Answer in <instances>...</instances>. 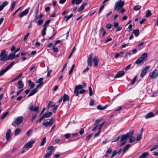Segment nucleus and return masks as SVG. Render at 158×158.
Segmentation results:
<instances>
[{
  "label": "nucleus",
  "mask_w": 158,
  "mask_h": 158,
  "mask_svg": "<svg viewBox=\"0 0 158 158\" xmlns=\"http://www.w3.org/2000/svg\"><path fill=\"white\" fill-rule=\"evenodd\" d=\"M124 2L121 0H118L115 3L114 6V10L118 11L123 7L124 4Z\"/></svg>",
  "instance_id": "obj_1"
},
{
  "label": "nucleus",
  "mask_w": 158,
  "mask_h": 158,
  "mask_svg": "<svg viewBox=\"0 0 158 158\" xmlns=\"http://www.w3.org/2000/svg\"><path fill=\"white\" fill-rule=\"evenodd\" d=\"M134 132V131L131 130L129 132L127 133L126 134L122 135L121 137L120 141L127 140V138L131 136Z\"/></svg>",
  "instance_id": "obj_2"
},
{
  "label": "nucleus",
  "mask_w": 158,
  "mask_h": 158,
  "mask_svg": "<svg viewBox=\"0 0 158 158\" xmlns=\"http://www.w3.org/2000/svg\"><path fill=\"white\" fill-rule=\"evenodd\" d=\"M6 51L5 50H3L0 54V60L1 61H6L7 60V55L6 54Z\"/></svg>",
  "instance_id": "obj_3"
},
{
  "label": "nucleus",
  "mask_w": 158,
  "mask_h": 158,
  "mask_svg": "<svg viewBox=\"0 0 158 158\" xmlns=\"http://www.w3.org/2000/svg\"><path fill=\"white\" fill-rule=\"evenodd\" d=\"M15 64L14 61L11 62L5 69L1 70L0 72V76L3 75L6 71L11 68Z\"/></svg>",
  "instance_id": "obj_4"
},
{
  "label": "nucleus",
  "mask_w": 158,
  "mask_h": 158,
  "mask_svg": "<svg viewBox=\"0 0 158 158\" xmlns=\"http://www.w3.org/2000/svg\"><path fill=\"white\" fill-rule=\"evenodd\" d=\"M158 76V70H154L151 73H150L149 76L152 78H155Z\"/></svg>",
  "instance_id": "obj_5"
},
{
  "label": "nucleus",
  "mask_w": 158,
  "mask_h": 158,
  "mask_svg": "<svg viewBox=\"0 0 158 158\" xmlns=\"http://www.w3.org/2000/svg\"><path fill=\"white\" fill-rule=\"evenodd\" d=\"M83 85H76L74 89V93L76 94V96H78L79 94L78 90L81 89L83 88Z\"/></svg>",
  "instance_id": "obj_6"
},
{
  "label": "nucleus",
  "mask_w": 158,
  "mask_h": 158,
  "mask_svg": "<svg viewBox=\"0 0 158 158\" xmlns=\"http://www.w3.org/2000/svg\"><path fill=\"white\" fill-rule=\"evenodd\" d=\"M150 66H148L143 69L140 74V76L141 77H143L144 76L148 70L150 69Z\"/></svg>",
  "instance_id": "obj_7"
},
{
  "label": "nucleus",
  "mask_w": 158,
  "mask_h": 158,
  "mask_svg": "<svg viewBox=\"0 0 158 158\" xmlns=\"http://www.w3.org/2000/svg\"><path fill=\"white\" fill-rule=\"evenodd\" d=\"M92 57L93 54L91 53L89 55L87 60L88 65L90 67H91L92 65Z\"/></svg>",
  "instance_id": "obj_8"
},
{
  "label": "nucleus",
  "mask_w": 158,
  "mask_h": 158,
  "mask_svg": "<svg viewBox=\"0 0 158 158\" xmlns=\"http://www.w3.org/2000/svg\"><path fill=\"white\" fill-rule=\"evenodd\" d=\"M54 122V119L51 118L49 121H47L43 123V125L45 127H47L49 126L52 125Z\"/></svg>",
  "instance_id": "obj_9"
},
{
  "label": "nucleus",
  "mask_w": 158,
  "mask_h": 158,
  "mask_svg": "<svg viewBox=\"0 0 158 158\" xmlns=\"http://www.w3.org/2000/svg\"><path fill=\"white\" fill-rule=\"evenodd\" d=\"M35 141L32 140L27 143L24 146L23 148H30L32 146L33 144L34 143Z\"/></svg>",
  "instance_id": "obj_10"
},
{
  "label": "nucleus",
  "mask_w": 158,
  "mask_h": 158,
  "mask_svg": "<svg viewBox=\"0 0 158 158\" xmlns=\"http://www.w3.org/2000/svg\"><path fill=\"white\" fill-rule=\"evenodd\" d=\"M23 118L22 116L18 117L15 120L14 123L16 125L20 124L23 121Z\"/></svg>",
  "instance_id": "obj_11"
},
{
  "label": "nucleus",
  "mask_w": 158,
  "mask_h": 158,
  "mask_svg": "<svg viewBox=\"0 0 158 158\" xmlns=\"http://www.w3.org/2000/svg\"><path fill=\"white\" fill-rule=\"evenodd\" d=\"M30 10L29 8H27L22 12H21L19 15V16L20 18H22L23 16L27 14Z\"/></svg>",
  "instance_id": "obj_12"
},
{
  "label": "nucleus",
  "mask_w": 158,
  "mask_h": 158,
  "mask_svg": "<svg viewBox=\"0 0 158 158\" xmlns=\"http://www.w3.org/2000/svg\"><path fill=\"white\" fill-rule=\"evenodd\" d=\"M125 73L123 71L118 72L115 77V78H118L123 76L124 74Z\"/></svg>",
  "instance_id": "obj_13"
},
{
  "label": "nucleus",
  "mask_w": 158,
  "mask_h": 158,
  "mask_svg": "<svg viewBox=\"0 0 158 158\" xmlns=\"http://www.w3.org/2000/svg\"><path fill=\"white\" fill-rule=\"evenodd\" d=\"M143 60L140 57L138 58L135 62V63L138 65H142L143 64Z\"/></svg>",
  "instance_id": "obj_14"
},
{
  "label": "nucleus",
  "mask_w": 158,
  "mask_h": 158,
  "mask_svg": "<svg viewBox=\"0 0 158 158\" xmlns=\"http://www.w3.org/2000/svg\"><path fill=\"white\" fill-rule=\"evenodd\" d=\"M93 61L95 66L96 67L98 65V57L96 56H94L93 59Z\"/></svg>",
  "instance_id": "obj_15"
},
{
  "label": "nucleus",
  "mask_w": 158,
  "mask_h": 158,
  "mask_svg": "<svg viewBox=\"0 0 158 158\" xmlns=\"http://www.w3.org/2000/svg\"><path fill=\"white\" fill-rule=\"evenodd\" d=\"M11 133V130L10 129H8L6 134V137L7 140H8L9 139Z\"/></svg>",
  "instance_id": "obj_16"
},
{
  "label": "nucleus",
  "mask_w": 158,
  "mask_h": 158,
  "mask_svg": "<svg viewBox=\"0 0 158 158\" xmlns=\"http://www.w3.org/2000/svg\"><path fill=\"white\" fill-rule=\"evenodd\" d=\"M154 116V114L152 112H150L147 114L145 116V118L146 119H148L149 118H151L153 117Z\"/></svg>",
  "instance_id": "obj_17"
},
{
  "label": "nucleus",
  "mask_w": 158,
  "mask_h": 158,
  "mask_svg": "<svg viewBox=\"0 0 158 158\" xmlns=\"http://www.w3.org/2000/svg\"><path fill=\"white\" fill-rule=\"evenodd\" d=\"M38 91V90L37 89H34L33 90H32L31 92L29 94V95H28V97H30L34 94H35V93L37 92Z\"/></svg>",
  "instance_id": "obj_18"
},
{
  "label": "nucleus",
  "mask_w": 158,
  "mask_h": 158,
  "mask_svg": "<svg viewBox=\"0 0 158 158\" xmlns=\"http://www.w3.org/2000/svg\"><path fill=\"white\" fill-rule=\"evenodd\" d=\"M149 155V153L146 152L143 153L139 156L140 158H145Z\"/></svg>",
  "instance_id": "obj_19"
},
{
  "label": "nucleus",
  "mask_w": 158,
  "mask_h": 158,
  "mask_svg": "<svg viewBox=\"0 0 158 158\" xmlns=\"http://www.w3.org/2000/svg\"><path fill=\"white\" fill-rule=\"evenodd\" d=\"M69 97L67 94H64L63 96V102H64L66 101H69Z\"/></svg>",
  "instance_id": "obj_20"
},
{
  "label": "nucleus",
  "mask_w": 158,
  "mask_h": 158,
  "mask_svg": "<svg viewBox=\"0 0 158 158\" xmlns=\"http://www.w3.org/2000/svg\"><path fill=\"white\" fill-rule=\"evenodd\" d=\"M15 54L13 53L12 54H10L7 57V60H12L15 58Z\"/></svg>",
  "instance_id": "obj_21"
},
{
  "label": "nucleus",
  "mask_w": 158,
  "mask_h": 158,
  "mask_svg": "<svg viewBox=\"0 0 158 158\" xmlns=\"http://www.w3.org/2000/svg\"><path fill=\"white\" fill-rule=\"evenodd\" d=\"M52 114L51 112H49L48 113H45L43 115L44 118H47L50 117Z\"/></svg>",
  "instance_id": "obj_22"
},
{
  "label": "nucleus",
  "mask_w": 158,
  "mask_h": 158,
  "mask_svg": "<svg viewBox=\"0 0 158 158\" xmlns=\"http://www.w3.org/2000/svg\"><path fill=\"white\" fill-rule=\"evenodd\" d=\"M87 4V3H86L83 4L81 5L80 8L78 9V11L79 12H80L83 10L84 9L85 6Z\"/></svg>",
  "instance_id": "obj_23"
},
{
  "label": "nucleus",
  "mask_w": 158,
  "mask_h": 158,
  "mask_svg": "<svg viewBox=\"0 0 158 158\" xmlns=\"http://www.w3.org/2000/svg\"><path fill=\"white\" fill-rule=\"evenodd\" d=\"M132 33L137 37L139 36V32L138 29H135L133 30Z\"/></svg>",
  "instance_id": "obj_24"
},
{
  "label": "nucleus",
  "mask_w": 158,
  "mask_h": 158,
  "mask_svg": "<svg viewBox=\"0 0 158 158\" xmlns=\"http://www.w3.org/2000/svg\"><path fill=\"white\" fill-rule=\"evenodd\" d=\"M82 1V0H72V4L73 5L75 3L76 5H78Z\"/></svg>",
  "instance_id": "obj_25"
},
{
  "label": "nucleus",
  "mask_w": 158,
  "mask_h": 158,
  "mask_svg": "<svg viewBox=\"0 0 158 158\" xmlns=\"http://www.w3.org/2000/svg\"><path fill=\"white\" fill-rule=\"evenodd\" d=\"M147 54L146 52H144L140 58L143 61L147 58Z\"/></svg>",
  "instance_id": "obj_26"
},
{
  "label": "nucleus",
  "mask_w": 158,
  "mask_h": 158,
  "mask_svg": "<svg viewBox=\"0 0 158 158\" xmlns=\"http://www.w3.org/2000/svg\"><path fill=\"white\" fill-rule=\"evenodd\" d=\"M19 85L18 88L19 89H22L24 86V84L21 81H19L18 82Z\"/></svg>",
  "instance_id": "obj_27"
},
{
  "label": "nucleus",
  "mask_w": 158,
  "mask_h": 158,
  "mask_svg": "<svg viewBox=\"0 0 158 158\" xmlns=\"http://www.w3.org/2000/svg\"><path fill=\"white\" fill-rule=\"evenodd\" d=\"M73 14H71L69 15L65 16L64 17V18L66 19L65 21L66 22H67L68 20L70 19L73 16Z\"/></svg>",
  "instance_id": "obj_28"
},
{
  "label": "nucleus",
  "mask_w": 158,
  "mask_h": 158,
  "mask_svg": "<svg viewBox=\"0 0 158 158\" xmlns=\"http://www.w3.org/2000/svg\"><path fill=\"white\" fill-rule=\"evenodd\" d=\"M130 147V145L128 144L127 145L123 148V153L125 152L127 150H128Z\"/></svg>",
  "instance_id": "obj_29"
},
{
  "label": "nucleus",
  "mask_w": 158,
  "mask_h": 158,
  "mask_svg": "<svg viewBox=\"0 0 158 158\" xmlns=\"http://www.w3.org/2000/svg\"><path fill=\"white\" fill-rule=\"evenodd\" d=\"M152 13L150 10H148L146 11V14L145 16L147 17H149L151 16Z\"/></svg>",
  "instance_id": "obj_30"
},
{
  "label": "nucleus",
  "mask_w": 158,
  "mask_h": 158,
  "mask_svg": "<svg viewBox=\"0 0 158 158\" xmlns=\"http://www.w3.org/2000/svg\"><path fill=\"white\" fill-rule=\"evenodd\" d=\"M43 29L42 32V35L44 37L46 35V31L47 30V27H43Z\"/></svg>",
  "instance_id": "obj_31"
},
{
  "label": "nucleus",
  "mask_w": 158,
  "mask_h": 158,
  "mask_svg": "<svg viewBox=\"0 0 158 158\" xmlns=\"http://www.w3.org/2000/svg\"><path fill=\"white\" fill-rule=\"evenodd\" d=\"M21 131V129L20 128H17L15 129V135L16 136L18 135Z\"/></svg>",
  "instance_id": "obj_32"
},
{
  "label": "nucleus",
  "mask_w": 158,
  "mask_h": 158,
  "mask_svg": "<svg viewBox=\"0 0 158 158\" xmlns=\"http://www.w3.org/2000/svg\"><path fill=\"white\" fill-rule=\"evenodd\" d=\"M142 135V133H139L137 135V137L136 139V140L137 141H138L140 140L141 139Z\"/></svg>",
  "instance_id": "obj_33"
},
{
  "label": "nucleus",
  "mask_w": 158,
  "mask_h": 158,
  "mask_svg": "<svg viewBox=\"0 0 158 158\" xmlns=\"http://www.w3.org/2000/svg\"><path fill=\"white\" fill-rule=\"evenodd\" d=\"M9 112L7 111L5 112L4 114L0 118L1 119H3L8 114Z\"/></svg>",
  "instance_id": "obj_34"
},
{
  "label": "nucleus",
  "mask_w": 158,
  "mask_h": 158,
  "mask_svg": "<svg viewBox=\"0 0 158 158\" xmlns=\"http://www.w3.org/2000/svg\"><path fill=\"white\" fill-rule=\"evenodd\" d=\"M43 78H40L39 79H37L36 81V82L38 83H41L42 82L43 84L44 83V82L43 81Z\"/></svg>",
  "instance_id": "obj_35"
},
{
  "label": "nucleus",
  "mask_w": 158,
  "mask_h": 158,
  "mask_svg": "<svg viewBox=\"0 0 158 158\" xmlns=\"http://www.w3.org/2000/svg\"><path fill=\"white\" fill-rule=\"evenodd\" d=\"M52 151L48 152L46 154L45 157V158H48L52 154Z\"/></svg>",
  "instance_id": "obj_36"
},
{
  "label": "nucleus",
  "mask_w": 158,
  "mask_h": 158,
  "mask_svg": "<svg viewBox=\"0 0 158 158\" xmlns=\"http://www.w3.org/2000/svg\"><path fill=\"white\" fill-rule=\"evenodd\" d=\"M106 106H102L101 105H99L97 106V108L99 110H103L106 109Z\"/></svg>",
  "instance_id": "obj_37"
},
{
  "label": "nucleus",
  "mask_w": 158,
  "mask_h": 158,
  "mask_svg": "<svg viewBox=\"0 0 158 158\" xmlns=\"http://www.w3.org/2000/svg\"><path fill=\"white\" fill-rule=\"evenodd\" d=\"M22 75H23L22 73H20V74H19V75H18L14 79L12 80L11 81L13 82V81H15L18 79L20 78V77H22Z\"/></svg>",
  "instance_id": "obj_38"
},
{
  "label": "nucleus",
  "mask_w": 158,
  "mask_h": 158,
  "mask_svg": "<svg viewBox=\"0 0 158 158\" xmlns=\"http://www.w3.org/2000/svg\"><path fill=\"white\" fill-rule=\"evenodd\" d=\"M137 79V76H135L132 80L131 83L130 84V85L131 84H133L135 82Z\"/></svg>",
  "instance_id": "obj_39"
},
{
  "label": "nucleus",
  "mask_w": 158,
  "mask_h": 158,
  "mask_svg": "<svg viewBox=\"0 0 158 158\" xmlns=\"http://www.w3.org/2000/svg\"><path fill=\"white\" fill-rule=\"evenodd\" d=\"M46 137H44L40 145L42 146L44 145L46 142Z\"/></svg>",
  "instance_id": "obj_40"
},
{
  "label": "nucleus",
  "mask_w": 158,
  "mask_h": 158,
  "mask_svg": "<svg viewBox=\"0 0 158 158\" xmlns=\"http://www.w3.org/2000/svg\"><path fill=\"white\" fill-rule=\"evenodd\" d=\"M54 103L52 101H50L48 105V108H51L53 106H54Z\"/></svg>",
  "instance_id": "obj_41"
},
{
  "label": "nucleus",
  "mask_w": 158,
  "mask_h": 158,
  "mask_svg": "<svg viewBox=\"0 0 158 158\" xmlns=\"http://www.w3.org/2000/svg\"><path fill=\"white\" fill-rule=\"evenodd\" d=\"M141 8V6L140 5H136L134 6V9L135 11L138 10H139Z\"/></svg>",
  "instance_id": "obj_42"
},
{
  "label": "nucleus",
  "mask_w": 158,
  "mask_h": 158,
  "mask_svg": "<svg viewBox=\"0 0 158 158\" xmlns=\"http://www.w3.org/2000/svg\"><path fill=\"white\" fill-rule=\"evenodd\" d=\"M47 149L49 151H52V152L53 151L54 148L52 146H49L48 148Z\"/></svg>",
  "instance_id": "obj_43"
},
{
  "label": "nucleus",
  "mask_w": 158,
  "mask_h": 158,
  "mask_svg": "<svg viewBox=\"0 0 158 158\" xmlns=\"http://www.w3.org/2000/svg\"><path fill=\"white\" fill-rule=\"evenodd\" d=\"M105 6V5H102L100 6V7L99 8V11H98V15H99L100 14V13L101 12L102 10L103 9Z\"/></svg>",
  "instance_id": "obj_44"
},
{
  "label": "nucleus",
  "mask_w": 158,
  "mask_h": 158,
  "mask_svg": "<svg viewBox=\"0 0 158 158\" xmlns=\"http://www.w3.org/2000/svg\"><path fill=\"white\" fill-rule=\"evenodd\" d=\"M75 47H74L72 51L71 52L69 56L68 57L69 59H70L71 57L73 54L75 52Z\"/></svg>",
  "instance_id": "obj_45"
},
{
  "label": "nucleus",
  "mask_w": 158,
  "mask_h": 158,
  "mask_svg": "<svg viewBox=\"0 0 158 158\" xmlns=\"http://www.w3.org/2000/svg\"><path fill=\"white\" fill-rule=\"evenodd\" d=\"M130 137L131 138L130 139L129 142L130 143H131L134 141L135 139V138L134 136H132Z\"/></svg>",
  "instance_id": "obj_46"
},
{
  "label": "nucleus",
  "mask_w": 158,
  "mask_h": 158,
  "mask_svg": "<svg viewBox=\"0 0 158 158\" xmlns=\"http://www.w3.org/2000/svg\"><path fill=\"white\" fill-rule=\"evenodd\" d=\"M106 123L105 122H103L100 125L99 128H98V130H99L101 131L102 128V127H103L105 123Z\"/></svg>",
  "instance_id": "obj_47"
},
{
  "label": "nucleus",
  "mask_w": 158,
  "mask_h": 158,
  "mask_svg": "<svg viewBox=\"0 0 158 158\" xmlns=\"http://www.w3.org/2000/svg\"><path fill=\"white\" fill-rule=\"evenodd\" d=\"M16 3V1H14L12 4L11 7V11H12L13 10V9H14V8L15 7V4Z\"/></svg>",
  "instance_id": "obj_48"
},
{
  "label": "nucleus",
  "mask_w": 158,
  "mask_h": 158,
  "mask_svg": "<svg viewBox=\"0 0 158 158\" xmlns=\"http://www.w3.org/2000/svg\"><path fill=\"white\" fill-rule=\"evenodd\" d=\"M74 66H75V64H73V65H72L71 68V69L69 71V75H70L71 74V73H72L73 71V70L74 67Z\"/></svg>",
  "instance_id": "obj_49"
},
{
  "label": "nucleus",
  "mask_w": 158,
  "mask_h": 158,
  "mask_svg": "<svg viewBox=\"0 0 158 158\" xmlns=\"http://www.w3.org/2000/svg\"><path fill=\"white\" fill-rule=\"evenodd\" d=\"M39 106H37L35 107H34L32 111H34L36 112H38L39 111Z\"/></svg>",
  "instance_id": "obj_50"
},
{
  "label": "nucleus",
  "mask_w": 158,
  "mask_h": 158,
  "mask_svg": "<svg viewBox=\"0 0 158 158\" xmlns=\"http://www.w3.org/2000/svg\"><path fill=\"white\" fill-rule=\"evenodd\" d=\"M89 95L90 96H91L93 95V91L92 88L90 86L89 87Z\"/></svg>",
  "instance_id": "obj_51"
},
{
  "label": "nucleus",
  "mask_w": 158,
  "mask_h": 158,
  "mask_svg": "<svg viewBox=\"0 0 158 158\" xmlns=\"http://www.w3.org/2000/svg\"><path fill=\"white\" fill-rule=\"evenodd\" d=\"M29 34H30L29 32H28V33H27V34L25 35L24 38V39H23V40L24 41H26V40L27 39L28 36L29 35Z\"/></svg>",
  "instance_id": "obj_52"
},
{
  "label": "nucleus",
  "mask_w": 158,
  "mask_h": 158,
  "mask_svg": "<svg viewBox=\"0 0 158 158\" xmlns=\"http://www.w3.org/2000/svg\"><path fill=\"white\" fill-rule=\"evenodd\" d=\"M117 154V151L116 150H115L113 152V153L111 155V157L112 158L114 156H115Z\"/></svg>",
  "instance_id": "obj_53"
},
{
  "label": "nucleus",
  "mask_w": 158,
  "mask_h": 158,
  "mask_svg": "<svg viewBox=\"0 0 158 158\" xmlns=\"http://www.w3.org/2000/svg\"><path fill=\"white\" fill-rule=\"evenodd\" d=\"M157 148H158V145H155L153 147H152L150 149V151L151 152L152 151H153L154 150H156V149H157Z\"/></svg>",
  "instance_id": "obj_54"
},
{
  "label": "nucleus",
  "mask_w": 158,
  "mask_h": 158,
  "mask_svg": "<svg viewBox=\"0 0 158 158\" xmlns=\"http://www.w3.org/2000/svg\"><path fill=\"white\" fill-rule=\"evenodd\" d=\"M84 132V129L83 128H82L79 131V133L81 135H82Z\"/></svg>",
  "instance_id": "obj_55"
},
{
  "label": "nucleus",
  "mask_w": 158,
  "mask_h": 158,
  "mask_svg": "<svg viewBox=\"0 0 158 158\" xmlns=\"http://www.w3.org/2000/svg\"><path fill=\"white\" fill-rule=\"evenodd\" d=\"M44 21V19H39L38 21V25L39 26L40 25L42 24Z\"/></svg>",
  "instance_id": "obj_56"
},
{
  "label": "nucleus",
  "mask_w": 158,
  "mask_h": 158,
  "mask_svg": "<svg viewBox=\"0 0 158 158\" xmlns=\"http://www.w3.org/2000/svg\"><path fill=\"white\" fill-rule=\"evenodd\" d=\"M9 3V2L7 1H6L4 2L2 6H3V8H4L5 6H7Z\"/></svg>",
  "instance_id": "obj_57"
},
{
  "label": "nucleus",
  "mask_w": 158,
  "mask_h": 158,
  "mask_svg": "<svg viewBox=\"0 0 158 158\" xmlns=\"http://www.w3.org/2000/svg\"><path fill=\"white\" fill-rule=\"evenodd\" d=\"M50 21V20L46 21L44 24L43 26V27H47L46 25H48L49 24Z\"/></svg>",
  "instance_id": "obj_58"
},
{
  "label": "nucleus",
  "mask_w": 158,
  "mask_h": 158,
  "mask_svg": "<svg viewBox=\"0 0 158 158\" xmlns=\"http://www.w3.org/2000/svg\"><path fill=\"white\" fill-rule=\"evenodd\" d=\"M58 106L57 105L55 106L53 108V111L55 113L56 112V109L57 108Z\"/></svg>",
  "instance_id": "obj_59"
},
{
  "label": "nucleus",
  "mask_w": 158,
  "mask_h": 158,
  "mask_svg": "<svg viewBox=\"0 0 158 158\" xmlns=\"http://www.w3.org/2000/svg\"><path fill=\"white\" fill-rule=\"evenodd\" d=\"M119 25V23L118 22H116L114 23V27L115 28H116Z\"/></svg>",
  "instance_id": "obj_60"
},
{
  "label": "nucleus",
  "mask_w": 158,
  "mask_h": 158,
  "mask_svg": "<svg viewBox=\"0 0 158 158\" xmlns=\"http://www.w3.org/2000/svg\"><path fill=\"white\" fill-rule=\"evenodd\" d=\"M70 136V134L69 133H67L64 135L65 138L66 139H68Z\"/></svg>",
  "instance_id": "obj_61"
},
{
  "label": "nucleus",
  "mask_w": 158,
  "mask_h": 158,
  "mask_svg": "<svg viewBox=\"0 0 158 158\" xmlns=\"http://www.w3.org/2000/svg\"><path fill=\"white\" fill-rule=\"evenodd\" d=\"M28 108L31 111H33V110L34 108V107L32 104H31V105H30L29 106Z\"/></svg>",
  "instance_id": "obj_62"
},
{
  "label": "nucleus",
  "mask_w": 158,
  "mask_h": 158,
  "mask_svg": "<svg viewBox=\"0 0 158 158\" xmlns=\"http://www.w3.org/2000/svg\"><path fill=\"white\" fill-rule=\"evenodd\" d=\"M32 131H33V130L32 129H30V130H29L27 132V136H29Z\"/></svg>",
  "instance_id": "obj_63"
},
{
  "label": "nucleus",
  "mask_w": 158,
  "mask_h": 158,
  "mask_svg": "<svg viewBox=\"0 0 158 158\" xmlns=\"http://www.w3.org/2000/svg\"><path fill=\"white\" fill-rule=\"evenodd\" d=\"M131 64H129L128 66H126L125 68V70L127 71V70L130 69L131 67Z\"/></svg>",
  "instance_id": "obj_64"
}]
</instances>
